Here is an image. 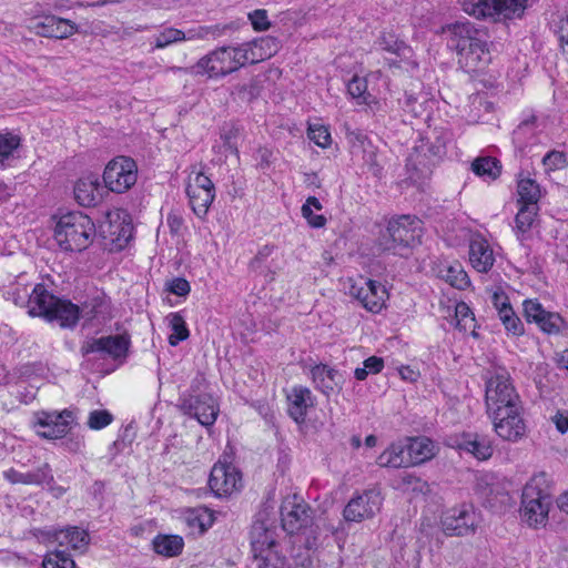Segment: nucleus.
Here are the masks:
<instances>
[{
	"instance_id": "20",
	"label": "nucleus",
	"mask_w": 568,
	"mask_h": 568,
	"mask_svg": "<svg viewBox=\"0 0 568 568\" xmlns=\"http://www.w3.org/2000/svg\"><path fill=\"white\" fill-rule=\"evenodd\" d=\"M488 413L493 420L496 434L510 442H516L525 435L526 426L521 417V409H511Z\"/></svg>"
},
{
	"instance_id": "2",
	"label": "nucleus",
	"mask_w": 568,
	"mask_h": 568,
	"mask_svg": "<svg viewBox=\"0 0 568 568\" xmlns=\"http://www.w3.org/2000/svg\"><path fill=\"white\" fill-rule=\"evenodd\" d=\"M449 47L455 49L458 64L467 73L484 70L490 62L487 36L470 22H456L447 28Z\"/></svg>"
},
{
	"instance_id": "50",
	"label": "nucleus",
	"mask_w": 568,
	"mask_h": 568,
	"mask_svg": "<svg viewBox=\"0 0 568 568\" xmlns=\"http://www.w3.org/2000/svg\"><path fill=\"white\" fill-rule=\"evenodd\" d=\"M248 19L252 23V27L256 31H265L270 28V21L266 10H254L253 12L248 13Z\"/></svg>"
},
{
	"instance_id": "30",
	"label": "nucleus",
	"mask_w": 568,
	"mask_h": 568,
	"mask_svg": "<svg viewBox=\"0 0 568 568\" xmlns=\"http://www.w3.org/2000/svg\"><path fill=\"white\" fill-rule=\"evenodd\" d=\"M377 464L382 467H408L409 458L407 454V446L400 443L389 445L377 458Z\"/></svg>"
},
{
	"instance_id": "17",
	"label": "nucleus",
	"mask_w": 568,
	"mask_h": 568,
	"mask_svg": "<svg viewBox=\"0 0 568 568\" xmlns=\"http://www.w3.org/2000/svg\"><path fill=\"white\" fill-rule=\"evenodd\" d=\"M209 486L219 497L230 496L242 487L241 473L231 464L217 462L211 470Z\"/></svg>"
},
{
	"instance_id": "63",
	"label": "nucleus",
	"mask_w": 568,
	"mask_h": 568,
	"mask_svg": "<svg viewBox=\"0 0 568 568\" xmlns=\"http://www.w3.org/2000/svg\"><path fill=\"white\" fill-rule=\"evenodd\" d=\"M558 364L561 368L568 371V349H565L558 357Z\"/></svg>"
},
{
	"instance_id": "19",
	"label": "nucleus",
	"mask_w": 568,
	"mask_h": 568,
	"mask_svg": "<svg viewBox=\"0 0 568 568\" xmlns=\"http://www.w3.org/2000/svg\"><path fill=\"white\" fill-rule=\"evenodd\" d=\"M130 346V337L124 334L111 335L100 338L87 339L81 346L83 356L99 353L102 357L110 356L114 359L125 357Z\"/></svg>"
},
{
	"instance_id": "58",
	"label": "nucleus",
	"mask_w": 568,
	"mask_h": 568,
	"mask_svg": "<svg viewBox=\"0 0 568 568\" xmlns=\"http://www.w3.org/2000/svg\"><path fill=\"white\" fill-rule=\"evenodd\" d=\"M398 372L400 377L406 381L414 382L418 377V373L409 366H402Z\"/></svg>"
},
{
	"instance_id": "62",
	"label": "nucleus",
	"mask_w": 568,
	"mask_h": 568,
	"mask_svg": "<svg viewBox=\"0 0 568 568\" xmlns=\"http://www.w3.org/2000/svg\"><path fill=\"white\" fill-rule=\"evenodd\" d=\"M559 509L568 515V493L559 496L557 500Z\"/></svg>"
},
{
	"instance_id": "55",
	"label": "nucleus",
	"mask_w": 568,
	"mask_h": 568,
	"mask_svg": "<svg viewBox=\"0 0 568 568\" xmlns=\"http://www.w3.org/2000/svg\"><path fill=\"white\" fill-rule=\"evenodd\" d=\"M404 108L407 112L412 113L414 116H418L422 114V103H417V98L412 94H406L404 101Z\"/></svg>"
},
{
	"instance_id": "33",
	"label": "nucleus",
	"mask_w": 568,
	"mask_h": 568,
	"mask_svg": "<svg viewBox=\"0 0 568 568\" xmlns=\"http://www.w3.org/2000/svg\"><path fill=\"white\" fill-rule=\"evenodd\" d=\"M438 275L446 283H448L450 286L457 290H465L470 284L467 273L463 268L462 264L458 262L443 265V267L438 272Z\"/></svg>"
},
{
	"instance_id": "25",
	"label": "nucleus",
	"mask_w": 568,
	"mask_h": 568,
	"mask_svg": "<svg viewBox=\"0 0 568 568\" xmlns=\"http://www.w3.org/2000/svg\"><path fill=\"white\" fill-rule=\"evenodd\" d=\"M288 414L297 423L305 422L307 410L315 404L312 392L304 386H294L287 395Z\"/></svg>"
},
{
	"instance_id": "46",
	"label": "nucleus",
	"mask_w": 568,
	"mask_h": 568,
	"mask_svg": "<svg viewBox=\"0 0 568 568\" xmlns=\"http://www.w3.org/2000/svg\"><path fill=\"white\" fill-rule=\"evenodd\" d=\"M113 420V416L105 409L92 410L88 417V426L91 429H102L110 425Z\"/></svg>"
},
{
	"instance_id": "49",
	"label": "nucleus",
	"mask_w": 568,
	"mask_h": 568,
	"mask_svg": "<svg viewBox=\"0 0 568 568\" xmlns=\"http://www.w3.org/2000/svg\"><path fill=\"white\" fill-rule=\"evenodd\" d=\"M348 93L355 99H362V102H367L365 95L367 90L366 80L363 78L354 77L347 85Z\"/></svg>"
},
{
	"instance_id": "37",
	"label": "nucleus",
	"mask_w": 568,
	"mask_h": 568,
	"mask_svg": "<svg viewBox=\"0 0 568 568\" xmlns=\"http://www.w3.org/2000/svg\"><path fill=\"white\" fill-rule=\"evenodd\" d=\"M471 170L480 178L496 180L501 172V165L495 158H478L471 163Z\"/></svg>"
},
{
	"instance_id": "31",
	"label": "nucleus",
	"mask_w": 568,
	"mask_h": 568,
	"mask_svg": "<svg viewBox=\"0 0 568 568\" xmlns=\"http://www.w3.org/2000/svg\"><path fill=\"white\" fill-rule=\"evenodd\" d=\"M3 476L12 484L40 485L52 478L48 465L29 473H20L13 468L6 470Z\"/></svg>"
},
{
	"instance_id": "45",
	"label": "nucleus",
	"mask_w": 568,
	"mask_h": 568,
	"mask_svg": "<svg viewBox=\"0 0 568 568\" xmlns=\"http://www.w3.org/2000/svg\"><path fill=\"white\" fill-rule=\"evenodd\" d=\"M562 324L564 320L558 313L548 312L546 316L538 322L537 326L547 334H558Z\"/></svg>"
},
{
	"instance_id": "32",
	"label": "nucleus",
	"mask_w": 568,
	"mask_h": 568,
	"mask_svg": "<svg viewBox=\"0 0 568 568\" xmlns=\"http://www.w3.org/2000/svg\"><path fill=\"white\" fill-rule=\"evenodd\" d=\"M459 447L479 460H486L493 455L490 442L478 435H466Z\"/></svg>"
},
{
	"instance_id": "28",
	"label": "nucleus",
	"mask_w": 568,
	"mask_h": 568,
	"mask_svg": "<svg viewBox=\"0 0 568 568\" xmlns=\"http://www.w3.org/2000/svg\"><path fill=\"white\" fill-rule=\"evenodd\" d=\"M74 197L77 202L82 206H94L101 200V185L99 176L90 174L80 178L73 189Z\"/></svg>"
},
{
	"instance_id": "10",
	"label": "nucleus",
	"mask_w": 568,
	"mask_h": 568,
	"mask_svg": "<svg viewBox=\"0 0 568 568\" xmlns=\"http://www.w3.org/2000/svg\"><path fill=\"white\" fill-rule=\"evenodd\" d=\"M348 294L356 298L364 308L372 313H379L388 297L387 290L381 283L358 277L351 278L347 287Z\"/></svg>"
},
{
	"instance_id": "61",
	"label": "nucleus",
	"mask_w": 568,
	"mask_h": 568,
	"mask_svg": "<svg viewBox=\"0 0 568 568\" xmlns=\"http://www.w3.org/2000/svg\"><path fill=\"white\" fill-rule=\"evenodd\" d=\"M303 205H307V207H310V210H313V209H315L317 211L322 210V204L318 201V199L315 196H308Z\"/></svg>"
},
{
	"instance_id": "53",
	"label": "nucleus",
	"mask_w": 568,
	"mask_h": 568,
	"mask_svg": "<svg viewBox=\"0 0 568 568\" xmlns=\"http://www.w3.org/2000/svg\"><path fill=\"white\" fill-rule=\"evenodd\" d=\"M302 215L313 227H323L326 223V219L323 215L315 214L307 205L302 206Z\"/></svg>"
},
{
	"instance_id": "38",
	"label": "nucleus",
	"mask_w": 568,
	"mask_h": 568,
	"mask_svg": "<svg viewBox=\"0 0 568 568\" xmlns=\"http://www.w3.org/2000/svg\"><path fill=\"white\" fill-rule=\"evenodd\" d=\"M518 203L527 205H538L540 199L539 185L531 179H521L517 186Z\"/></svg>"
},
{
	"instance_id": "4",
	"label": "nucleus",
	"mask_w": 568,
	"mask_h": 568,
	"mask_svg": "<svg viewBox=\"0 0 568 568\" xmlns=\"http://www.w3.org/2000/svg\"><path fill=\"white\" fill-rule=\"evenodd\" d=\"M95 235L92 220L80 212L68 213L55 225L54 239L64 251L81 252L89 247Z\"/></svg>"
},
{
	"instance_id": "29",
	"label": "nucleus",
	"mask_w": 568,
	"mask_h": 568,
	"mask_svg": "<svg viewBox=\"0 0 568 568\" xmlns=\"http://www.w3.org/2000/svg\"><path fill=\"white\" fill-rule=\"evenodd\" d=\"M435 444L427 437L410 439L407 445V454L410 465H419L433 458L436 454Z\"/></svg>"
},
{
	"instance_id": "57",
	"label": "nucleus",
	"mask_w": 568,
	"mask_h": 568,
	"mask_svg": "<svg viewBox=\"0 0 568 568\" xmlns=\"http://www.w3.org/2000/svg\"><path fill=\"white\" fill-rule=\"evenodd\" d=\"M557 32L561 45L568 47V14L560 19Z\"/></svg>"
},
{
	"instance_id": "9",
	"label": "nucleus",
	"mask_w": 568,
	"mask_h": 568,
	"mask_svg": "<svg viewBox=\"0 0 568 568\" xmlns=\"http://www.w3.org/2000/svg\"><path fill=\"white\" fill-rule=\"evenodd\" d=\"M138 179V166L133 159L116 156L111 160L103 172L105 187L114 193H124L130 190Z\"/></svg>"
},
{
	"instance_id": "56",
	"label": "nucleus",
	"mask_w": 568,
	"mask_h": 568,
	"mask_svg": "<svg viewBox=\"0 0 568 568\" xmlns=\"http://www.w3.org/2000/svg\"><path fill=\"white\" fill-rule=\"evenodd\" d=\"M364 366L371 374L379 373L384 367V361L377 356H371L364 361Z\"/></svg>"
},
{
	"instance_id": "48",
	"label": "nucleus",
	"mask_w": 568,
	"mask_h": 568,
	"mask_svg": "<svg viewBox=\"0 0 568 568\" xmlns=\"http://www.w3.org/2000/svg\"><path fill=\"white\" fill-rule=\"evenodd\" d=\"M542 164L547 171L560 170L566 166V156L562 152L551 151L544 156Z\"/></svg>"
},
{
	"instance_id": "52",
	"label": "nucleus",
	"mask_w": 568,
	"mask_h": 568,
	"mask_svg": "<svg viewBox=\"0 0 568 568\" xmlns=\"http://www.w3.org/2000/svg\"><path fill=\"white\" fill-rule=\"evenodd\" d=\"M490 301H491V304L494 305L495 310L497 311V314H500V310L504 311V310H508L511 307L508 296L501 290H496V291L491 292Z\"/></svg>"
},
{
	"instance_id": "16",
	"label": "nucleus",
	"mask_w": 568,
	"mask_h": 568,
	"mask_svg": "<svg viewBox=\"0 0 568 568\" xmlns=\"http://www.w3.org/2000/svg\"><path fill=\"white\" fill-rule=\"evenodd\" d=\"M72 419L73 414L68 409L62 412L41 410L34 414L33 426L42 428V430H37L39 436L47 439H58L67 435Z\"/></svg>"
},
{
	"instance_id": "27",
	"label": "nucleus",
	"mask_w": 568,
	"mask_h": 568,
	"mask_svg": "<svg viewBox=\"0 0 568 568\" xmlns=\"http://www.w3.org/2000/svg\"><path fill=\"white\" fill-rule=\"evenodd\" d=\"M469 262L480 273H487L495 263L493 248L488 241L481 236H475L469 244Z\"/></svg>"
},
{
	"instance_id": "36",
	"label": "nucleus",
	"mask_w": 568,
	"mask_h": 568,
	"mask_svg": "<svg viewBox=\"0 0 568 568\" xmlns=\"http://www.w3.org/2000/svg\"><path fill=\"white\" fill-rule=\"evenodd\" d=\"M538 205L519 204V210L516 215V231L520 241L525 240V234L531 229L535 219L538 214Z\"/></svg>"
},
{
	"instance_id": "21",
	"label": "nucleus",
	"mask_w": 568,
	"mask_h": 568,
	"mask_svg": "<svg viewBox=\"0 0 568 568\" xmlns=\"http://www.w3.org/2000/svg\"><path fill=\"white\" fill-rule=\"evenodd\" d=\"M181 409L195 417L203 426H211L216 420L219 407L214 398L209 394L183 397Z\"/></svg>"
},
{
	"instance_id": "59",
	"label": "nucleus",
	"mask_w": 568,
	"mask_h": 568,
	"mask_svg": "<svg viewBox=\"0 0 568 568\" xmlns=\"http://www.w3.org/2000/svg\"><path fill=\"white\" fill-rule=\"evenodd\" d=\"M557 429L565 434L568 430V416L564 414H557L554 418Z\"/></svg>"
},
{
	"instance_id": "13",
	"label": "nucleus",
	"mask_w": 568,
	"mask_h": 568,
	"mask_svg": "<svg viewBox=\"0 0 568 568\" xmlns=\"http://www.w3.org/2000/svg\"><path fill=\"white\" fill-rule=\"evenodd\" d=\"M190 205L199 217H204L215 197V187L209 176L196 172L186 187Z\"/></svg>"
},
{
	"instance_id": "40",
	"label": "nucleus",
	"mask_w": 568,
	"mask_h": 568,
	"mask_svg": "<svg viewBox=\"0 0 568 568\" xmlns=\"http://www.w3.org/2000/svg\"><path fill=\"white\" fill-rule=\"evenodd\" d=\"M43 568H75V562L65 549H55L45 555Z\"/></svg>"
},
{
	"instance_id": "11",
	"label": "nucleus",
	"mask_w": 568,
	"mask_h": 568,
	"mask_svg": "<svg viewBox=\"0 0 568 568\" xmlns=\"http://www.w3.org/2000/svg\"><path fill=\"white\" fill-rule=\"evenodd\" d=\"M20 291L21 290L18 287L12 293L14 304L27 307L30 316L42 317L47 321L58 297L42 283L34 285L31 293H28L27 290L23 288V294L21 295Z\"/></svg>"
},
{
	"instance_id": "54",
	"label": "nucleus",
	"mask_w": 568,
	"mask_h": 568,
	"mask_svg": "<svg viewBox=\"0 0 568 568\" xmlns=\"http://www.w3.org/2000/svg\"><path fill=\"white\" fill-rule=\"evenodd\" d=\"M169 290L178 296H185L190 292V284L185 278L176 277L171 282Z\"/></svg>"
},
{
	"instance_id": "64",
	"label": "nucleus",
	"mask_w": 568,
	"mask_h": 568,
	"mask_svg": "<svg viewBox=\"0 0 568 568\" xmlns=\"http://www.w3.org/2000/svg\"><path fill=\"white\" fill-rule=\"evenodd\" d=\"M368 374H369V372L367 371V368L365 366L357 367L354 372V375H355L356 379H358V381H364Z\"/></svg>"
},
{
	"instance_id": "35",
	"label": "nucleus",
	"mask_w": 568,
	"mask_h": 568,
	"mask_svg": "<svg viewBox=\"0 0 568 568\" xmlns=\"http://www.w3.org/2000/svg\"><path fill=\"white\" fill-rule=\"evenodd\" d=\"M184 546L183 538L176 535L158 536L153 540V549L165 557H174L181 554Z\"/></svg>"
},
{
	"instance_id": "22",
	"label": "nucleus",
	"mask_w": 568,
	"mask_h": 568,
	"mask_svg": "<svg viewBox=\"0 0 568 568\" xmlns=\"http://www.w3.org/2000/svg\"><path fill=\"white\" fill-rule=\"evenodd\" d=\"M106 219L108 221L102 225L103 233L108 234L118 248H123L131 240L133 232L129 215L125 212L116 211L109 213Z\"/></svg>"
},
{
	"instance_id": "51",
	"label": "nucleus",
	"mask_w": 568,
	"mask_h": 568,
	"mask_svg": "<svg viewBox=\"0 0 568 568\" xmlns=\"http://www.w3.org/2000/svg\"><path fill=\"white\" fill-rule=\"evenodd\" d=\"M187 521L192 526L197 525L200 530L203 532L212 525V517L206 511H203L202 514L191 511L187 516Z\"/></svg>"
},
{
	"instance_id": "7",
	"label": "nucleus",
	"mask_w": 568,
	"mask_h": 568,
	"mask_svg": "<svg viewBox=\"0 0 568 568\" xmlns=\"http://www.w3.org/2000/svg\"><path fill=\"white\" fill-rule=\"evenodd\" d=\"M526 4L527 0H465L463 10L477 19H514L524 14Z\"/></svg>"
},
{
	"instance_id": "14",
	"label": "nucleus",
	"mask_w": 568,
	"mask_h": 568,
	"mask_svg": "<svg viewBox=\"0 0 568 568\" xmlns=\"http://www.w3.org/2000/svg\"><path fill=\"white\" fill-rule=\"evenodd\" d=\"M478 517L471 505L463 504L447 510L443 518V529L447 535L467 536L475 532Z\"/></svg>"
},
{
	"instance_id": "42",
	"label": "nucleus",
	"mask_w": 568,
	"mask_h": 568,
	"mask_svg": "<svg viewBox=\"0 0 568 568\" xmlns=\"http://www.w3.org/2000/svg\"><path fill=\"white\" fill-rule=\"evenodd\" d=\"M498 317L507 332L514 335H520L524 333V325L520 318L514 312L513 307L504 311L500 310V314H498Z\"/></svg>"
},
{
	"instance_id": "26",
	"label": "nucleus",
	"mask_w": 568,
	"mask_h": 568,
	"mask_svg": "<svg viewBox=\"0 0 568 568\" xmlns=\"http://www.w3.org/2000/svg\"><path fill=\"white\" fill-rule=\"evenodd\" d=\"M311 377L315 387L326 396L342 389L343 376L334 368L324 364L312 367Z\"/></svg>"
},
{
	"instance_id": "18",
	"label": "nucleus",
	"mask_w": 568,
	"mask_h": 568,
	"mask_svg": "<svg viewBox=\"0 0 568 568\" xmlns=\"http://www.w3.org/2000/svg\"><path fill=\"white\" fill-rule=\"evenodd\" d=\"M382 501L383 498L378 490H366L348 501L344 508V518L347 521L356 523L369 519L381 510Z\"/></svg>"
},
{
	"instance_id": "1",
	"label": "nucleus",
	"mask_w": 568,
	"mask_h": 568,
	"mask_svg": "<svg viewBox=\"0 0 568 568\" xmlns=\"http://www.w3.org/2000/svg\"><path fill=\"white\" fill-rule=\"evenodd\" d=\"M276 43L272 38H262L237 47H221L201 58L191 68V73L217 79L231 74L246 63H257L272 55Z\"/></svg>"
},
{
	"instance_id": "43",
	"label": "nucleus",
	"mask_w": 568,
	"mask_h": 568,
	"mask_svg": "<svg viewBox=\"0 0 568 568\" xmlns=\"http://www.w3.org/2000/svg\"><path fill=\"white\" fill-rule=\"evenodd\" d=\"M524 316L529 323H536L541 321L549 311H546L538 300H526L523 303Z\"/></svg>"
},
{
	"instance_id": "5",
	"label": "nucleus",
	"mask_w": 568,
	"mask_h": 568,
	"mask_svg": "<svg viewBox=\"0 0 568 568\" xmlns=\"http://www.w3.org/2000/svg\"><path fill=\"white\" fill-rule=\"evenodd\" d=\"M552 504L544 475L534 476L525 485L521 495L523 519L534 528L545 527Z\"/></svg>"
},
{
	"instance_id": "39",
	"label": "nucleus",
	"mask_w": 568,
	"mask_h": 568,
	"mask_svg": "<svg viewBox=\"0 0 568 568\" xmlns=\"http://www.w3.org/2000/svg\"><path fill=\"white\" fill-rule=\"evenodd\" d=\"M166 321L172 331V334L169 336V343L171 346H176L180 342L185 341L189 337V329L180 313H170L166 316Z\"/></svg>"
},
{
	"instance_id": "15",
	"label": "nucleus",
	"mask_w": 568,
	"mask_h": 568,
	"mask_svg": "<svg viewBox=\"0 0 568 568\" xmlns=\"http://www.w3.org/2000/svg\"><path fill=\"white\" fill-rule=\"evenodd\" d=\"M251 546L254 557L258 560L257 568H271V560L276 557L275 531L264 523L256 521L251 529Z\"/></svg>"
},
{
	"instance_id": "24",
	"label": "nucleus",
	"mask_w": 568,
	"mask_h": 568,
	"mask_svg": "<svg viewBox=\"0 0 568 568\" xmlns=\"http://www.w3.org/2000/svg\"><path fill=\"white\" fill-rule=\"evenodd\" d=\"M48 535L50 540L55 542L59 547L65 548V550L72 549L80 554L84 552L90 544L89 534L78 527L53 530Z\"/></svg>"
},
{
	"instance_id": "44",
	"label": "nucleus",
	"mask_w": 568,
	"mask_h": 568,
	"mask_svg": "<svg viewBox=\"0 0 568 568\" xmlns=\"http://www.w3.org/2000/svg\"><path fill=\"white\" fill-rule=\"evenodd\" d=\"M456 326L460 331H467L473 328L475 325V318L468 305L466 303H458L455 308Z\"/></svg>"
},
{
	"instance_id": "3",
	"label": "nucleus",
	"mask_w": 568,
	"mask_h": 568,
	"mask_svg": "<svg viewBox=\"0 0 568 568\" xmlns=\"http://www.w3.org/2000/svg\"><path fill=\"white\" fill-rule=\"evenodd\" d=\"M422 234L423 223L418 217L400 215L388 222L378 245L384 252L405 256L410 248L420 243Z\"/></svg>"
},
{
	"instance_id": "6",
	"label": "nucleus",
	"mask_w": 568,
	"mask_h": 568,
	"mask_svg": "<svg viewBox=\"0 0 568 568\" xmlns=\"http://www.w3.org/2000/svg\"><path fill=\"white\" fill-rule=\"evenodd\" d=\"M487 413L521 409L520 398L506 371L496 372L486 384Z\"/></svg>"
},
{
	"instance_id": "60",
	"label": "nucleus",
	"mask_w": 568,
	"mask_h": 568,
	"mask_svg": "<svg viewBox=\"0 0 568 568\" xmlns=\"http://www.w3.org/2000/svg\"><path fill=\"white\" fill-rule=\"evenodd\" d=\"M168 223L173 232H178L180 227L182 226V219L176 214H170L168 216Z\"/></svg>"
},
{
	"instance_id": "8",
	"label": "nucleus",
	"mask_w": 568,
	"mask_h": 568,
	"mask_svg": "<svg viewBox=\"0 0 568 568\" xmlns=\"http://www.w3.org/2000/svg\"><path fill=\"white\" fill-rule=\"evenodd\" d=\"M104 307L105 302L99 296L94 297L91 304L85 303L82 308L69 300L58 297L47 321L50 323L55 322L62 328H73L81 315L93 318L101 314Z\"/></svg>"
},
{
	"instance_id": "23",
	"label": "nucleus",
	"mask_w": 568,
	"mask_h": 568,
	"mask_svg": "<svg viewBox=\"0 0 568 568\" xmlns=\"http://www.w3.org/2000/svg\"><path fill=\"white\" fill-rule=\"evenodd\" d=\"M31 28L40 37L55 39H67L77 32V28L71 21L55 16L43 17Z\"/></svg>"
},
{
	"instance_id": "47",
	"label": "nucleus",
	"mask_w": 568,
	"mask_h": 568,
	"mask_svg": "<svg viewBox=\"0 0 568 568\" xmlns=\"http://www.w3.org/2000/svg\"><path fill=\"white\" fill-rule=\"evenodd\" d=\"M307 135L310 140L322 148L328 146L332 141L328 129L323 125H310Z\"/></svg>"
},
{
	"instance_id": "12",
	"label": "nucleus",
	"mask_w": 568,
	"mask_h": 568,
	"mask_svg": "<svg viewBox=\"0 0 568 568\" xmlns=\"http://www.w3.org/2000/svg\"><path fill=\"white\" fill-rule=\"evenodd\" d=\"M281 520L285 531L297 534L311 524V508L297 495L287 496L282 501Z\"/></svg>"
},
{
	"instance_id": "41",
	"label": "nucleus",
	"mask_w": 568,
	"mask_h": 568,
	"mask_svg": "<svg viewBox=\"0 0 568 568\" xmlns=\"http://www.w3.org/2000/svg\"><path fill=\"white\" fill-rule=\"evenodd\" d=\"M21 139L19 135L13 133L0 134V165H4L13 152L20 146Z\"/></svg>"
},
{
	"instance_id": "34",
	"label": "nucleus",
	"mask_w": 568,
	"mask_h": 568,
	"mask_svg": "<svg viewBox=\"0 0 568 568\" xmlns=\"http://www.w3.org/2000/svg\"><path fill=\"white\" fill-rule=\"evenodd\" d=\"M206 33L205 29H201V31L195 32L193 30L189 31L185 34L182 30L175 28H165L155 37V48L162 49L170 44L181 42L184 40H192L195 38H203Z\"/></svg>"
}]
</instances>
